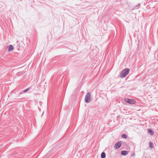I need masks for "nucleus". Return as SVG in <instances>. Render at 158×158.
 <instances>
[{
    "label": "nucleus",
    "mask_w": 158,
    "mask_h": 158,
    "mask_svg": "<svg viewBox=\"0 0 158 158\" xmlns=\"http://www.w3.org/2000/svg\"><path fill=\"white\" fill-rule=\"evenodd\" d=\"M29 89H30V88H27L26 89L23 90V92H21L19 93V94H23V92L25 93V92H26L28 91L29 90Z\"/></svg>",
    "instance_id": "6e6552de"
},
{
    "label": "nucleus",
    "mask_w": 158,
    "mask_h": 158,
    "mask_svg": "<svg viewBox=\"0 0 158 158\" xmlns=\"http://www.w3.org/2000/svg\"><path fill=\"white\" fill-rule=\"evenodd\" d=\"M91 101V95L90 93L88 92L85 96V101L86 103H88Z\"/></svg>",
    "instance_id": "f03ea898"
},
{
    "label": "nucleus",
    "mask_w": 158,
    "mask_h": 158,
    "mask_svg": "<svg viewBox=\"0 0 158 158\" xmlns=\"http://www.w3.org/2000/svg\"><path fill=\"white\" fill-rule=\"evenodd\" d=\"M125 101L126 103L131 104H135L136 102L134 100L129 99L127 98L125 99Z\"/></svg>",
    "instance_id": "7ed1b4c3"
},
{
    "label": "nucleus",
    "mask_w": 158,
    "mask_h": 158,
    "mask_svg": "<svg viewBox=\"0 0 158 158\" xmlns=\"http://www.w3.org/2000/svg\"><path fill=\"white\" fill-rule=\"evenodd\" d=\"M135 153H133L131 154V156H135Z\"/></svg>",
    "instance_id": "ddd939ff"
},
{
    "label": "nucleus",
    "mask_w": 158,
    "mask_h": 158,
    "mask_svg": "<svg viewBox=\"0 0 158 158\" xmlns=\"http://www.w3.org/2000/svg\"><path fill=\"white\" fill-rule=\"evenodd\" d=\"M130 69L126 68L122 71L120 74V77L122 78L125 77L129 73Z\"/></svg>",
    "instance_id": "f257e3e1"
},
{
    "label": "nucleus",
    "mask_w": 158,
    "mask_h": 158,
    "mask_svg": "<svg viewBox=\"0 0 158 158\" xmlns=\"http://www.w3.org/2000/svg\"><path fill=\"white\" fill-rule=\"evenodd\" d=\"M101 158H105L106 157V154L105 152H102L101 154Z\"/></svg>",
    "instance_id": "1a4fd4ad"
},
{
    "label": "nucleus",
    "mask_w": 158,
    "mask_h": 158,
    "mask_svg": "<svg viewBox=\"0 0 158 158\" xmlns=\"http://www.w3.org/2000/svg\"><path fill=\"white\" fill-rule=\"evenodd\" d=\"M148 132L151 135H154V131L150 129H148Z\"/></svg>",
    "instance_id": "39448f33"
},
{
    "label": "nucleus",
    "mask_w": 158,
    "mask_h": 158,
    "mask_svg": "<svg viewBox=\"0 0 158 158\" xmlns=\"http://www.w3.org/2000/svg\"><path fill=\"white\" fill-rule=\"evenodd\" d=\"M140 4L139 3L137 5L135 6V8L139 6H140Z\"/></svg>",
    "instance_id": "f8f14e48"
},
{
    "label": "nucleus",
    "mask_w": 158,
    "mask_h": 158,
    "mask_svg": "<svg viewBox=\"0 0 158 158\" xmlns=\"http://www.w3.org/2000/svg\"><path fill=\"white\" fill-rule=\"evenodd\" d=\"M14 49L13 46L11 45H10L9 46V48H8V51H10Z\"/></svg>",
    "instance_id": "0eeeda50"
},
{
    "label": "nucleus",
    "mask_w": 158,
    "mask_h": 158,
    "mask_svg": "<svg viewBox=\"0 0 158 158\" xmlns=\"http://www.w3.org/2000/svg\"><path fill=\"white\" fill-rule=\"evenodd\" d=\"M128 152L126 151L123 150L121 152V154L123 156L126 155L128 154Z\"/></svg>",
    "instance_id": "423d86ee"
},
{
    "label": "nucleus",
    "mask_w": 158,
    "mask_h": 158,
    "mask_svg": "<svg viewBox=\"0 0 158 158\" xmlns=\"http://www.w3.org/2000/svg\"><path fill=\"white\" fill-rule=\"evenodd\" d=\"M121 145V143L120 142H118L115 144L114 147L115 149H117L120 147Z\"/></svg>",
    "instance_id": "20e7f679"
},
{
    "label": "nucleus",
    "mask_w": 158,
    "mask_h": 158,
    "mask_svg": "<svg viewBox=\"0 0 158 158\" xmlns=\"http://www.w3.org/2000/svg\"><path fill=\"white\" fill-rule=\"evenodd\" d=\"M121 137L123 138H127V135L126 134H124L122 135Z\"/></svg>",
    "instance_id": "9b49d317"
},
{
    "label": "nucleus",
    "mask_w": 158,
    "mask_h": 158,
    "mask_svg": "<svg viewBox=\"0 0 158 158\" xmlns=\"http://www.w3.org/2000/svg\"><path fill=\"white\" fill-rule=\"evenodd\" d=\"M149 146L151 148H153V144L152 142H149Z\"/></svg>",
    "instance_id": "9d476101"
}]
</instances>
